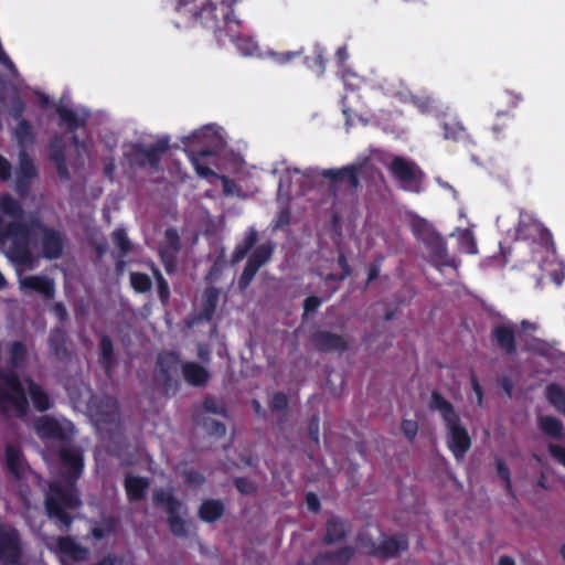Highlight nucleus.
Returning a JSON list of instances; mask_svg holds the SVG:
<instances>
[{"label": "nucleus", "mask_w": 565, "mask_h": 565, "mask_svg": "<svg viewBox=\"0 0 565 565\" xmlns=\"http://www.w3.org/2000/svg\"><path fill=\"white\" fill-rule=\"evenodd\" d=\"M63 481L53 480L44 494L46 515L61 532H68L74 516L68 512L78 510L83 502L77 489V481L84 470V457L79 448L67 446L58 451Z\"/></svg>", "instance_id": "obj_1"}, {"label": "nucleus", "mask_w": 565, "mask_h": 565, "mask_svg": "<svg viewBox=\"0 0 565 565\" xmlns=\"http://www.w3.org/2000/svg\"><path fill=\"white\" fill-rule=\"evenodd\" d=\"M0 211L13 218L11 222H6L0 216V246H4L8 241H11L8 250L9 258L18 265L33 269L36 266V259L29 248V238L32 232L30 225L21 221L24 215L21 203L6 193L0 198Z\"/></svg>", "instance_id": "obj_2"}, {"label": "nucleus", "mask_w": 565, "mask_h": 565, "mask_svg": "<svg viewBox=\"0 0 565 565\" xmlns=\"http://www.w3.org/2000/svg\"><path fill=\"white\" fill-rule=\"evenodd\" d=\"M8 353L10 367H0V414L9 415L13 411L15 417L23 418L30 411V404L18 370L26 362L28 349L23 342L13 341Z\"/></svg>", "instance_id": "obj_3"}, {"label": "nucleus", "mask_w": 565, "mask_h": 565, "mask_svg": "<svg viewBox=\"0 0 565 565\" xmlns=\"http://www.w3.org/2000/svg\"><path fill=\"white\" fill-rule=\"evenodd\" d=\"M192 24H200L212 31L215 38L221 41L225 32L239 25V20L234 14L233 3L225 0H207L200 8V12Z\"/></svg>", "instance_id": "obj_4"}, {"label": "nucleus", "mask_w": 565, "mask_h": 565, "mask_svg": "<svg viewBox=\"0 0 565 565\" xmlns=\"http://www.w3.org/2000/svg\"><path fill=\"white\" fill-rule=\"evenodd\" d=\"M212 134V128L205 126L200 130L194 131L191 136L184 138L183 143L189 150L190 161L195 172L202 178H218L217 173L211 168L202 164L200 160L202 158L212 157L216 154V150L210 147L206 138Z\"/></svg>", "instance_id": "obj_5"}, {"label": "nucleus", "mask_w": 565, "mask_h": 565, "mask_svg": "<svg viewBox=\"0 0 565 565\" xmlns=\"http://www.w3.org/2000/svg\"><path fill=\"white\" fill-rule=\"evenodd\" d=\"M388 171L403 191L420 192L425 172L416 162L396 156L392 159Z\"/></svg>", "instance_id": "obj_6"}, {"label": "nucleus", "mask_w": 565, "mask_h": 565, "mask_svg": "<svg viewBox=\"0 0 565 565\" xmlns=\"http://www.w3.org/2000/svg\"><path fill=\"white\" fill-rule=\"evenodd\" d=\"M24 547L19 530L0 521V564L24 565Z\"/></svg>", "instance_id": "obj_7"}, {"label": "nucleus", "mask_w": 565, "mask_h": 565, "mask_svg": "<svg viewBox=\"0 0 565 565\" xmlns=\"http://www.w3.org/2000/svg\"><path fill=\"white\" fill-rule=\"evenodd\" d=\"M153 504L163 508L168 514V525L171 533L178 537L188 535L186 522L181 516L182 501L177 499L172 492L156 490L152 495Z\"/></svg>", "instance_id": "obj_8"}, {"label": "nucleus", "mask_w": 565, "mask_h": 565, "mask_svg": "<svg viewBox=\"0 0 565 565\" xmlns=\"http://www.w3.org/2000/svg\"><path fill=\"white\" fill-rule=\"evenodd\" d=\"M515 233L518 239L530 241L545 248L553 245V236L548 228L533 213L523 210L520 211Z\"/></svg>", "instance_id": "obj_9"}, {"label": "nucleus", "mask_w": 565, "mask_h": 565, "mask_svg": "<svg viewBox=\"0 0 565 565\" xmlns=\"http://www.w3.org/2000/svg\"><path fill=\"white\" fill-rule=\"evenodd\" d=\"M169 149V138H160L154 143L146 147L141 143H134L128 154V160L132 166L139 168H151L158 171L162 154Z\"/></svg>", "instance_id": "obj_10"}, {"label": "nucleus", "mask_w": 565, "mask_h": 565, "mask_svg": "<svg viewBox=\"0 0 565 565\" xmlns=\"http://www.w3.org/2000/svg\"><path fill=\"white\" fill-rule=\"evenodd\" d=\"M31 228L41 235V252L44 258L53 260L62 257L65 246V237L62 232L43 224L39 220L30 224Z\"/></svg>", "instance_id": "obj_11"}, {"label": "nucleus", "mask_w": 565, "mask_h": 565, "mask_svg": "<svg viewBox=\"0 0 565 565\" xmlns=\"http://www.w3.org/2000/svg\"><path fill=\"white\" fill-rule=\"evenodd\" d=\"M274 250L275 244L273 242L263 243L254 248L238 279L241 290L250 286L258 270L270 260Z\"/></svg>", "instance_id": "obj_12"}, {"label": "nucleus", "mask_w": 565, "mask_h": 565, "mask_svg": "<svg viewBox=\"0 0 565 565\" xmlns=\"http://www.w3.org/2000/svg\"><path fill=\"white\" fill-rule=\"evenodd\" d=\"M34 428L38 435L43 439L68 443L73 437L72 423L63 425L56 418L43 416L35 420Z\"/></svg>", "instance_id": "obj_13"}, {"label": "nucleus", "mask_w": 565, "mask_h": 565, "mask_svg": "<svg viewBox=\"0 0 565 565\" xmlns=\"http://www.w3.org/2000/svg\"><path fill=\"white\" fill-rule=\"evenodd\" d=\"M38 177V169L26 151L19 152V167L15 172L14 190L24 199L30 194L32 181Z\"/></svg>", "instance_id": "obj_14"}, {"label": "nucleus", "mask_w": 565, "mask_h": 565, "mask_svg": "<svg viewBox=\"0 0 565 565\" xmlns=\"http://www.w3.org/2000/svg\"><path fill=\"white\" fill-rule=\"evenodd\" d=\"M448 430L447 445L457 460L465 457L471 447V438L467 429L461 425L460 418L446 423Z\"/></svg>", "instance_id": "obj_15"}, {"label": "nucleus", "mask_w": 565, "mask_h": 565, "mask_svg": "<svg viewBox=\"0 0 565 565\" xmlns=\"http://www.w3.org/2000/svg\"><path fill=\"white\" fill-rule=\"evenodd\" d=\"M56 553L61 563L70 564L67 559L75 563L88 561L89 550L75 541L72 536H58L56 539Z\"/></svg>", "instance_id": "obj_16"}, {"label": "nucleus", "mask_w": 565, "mask_h": 565, "mask_svg": "<svg viewBox=\"0 0 565 565\" xmlns=\"http://www.w3.org/2000/svg\"><path fill=\"white\" fill-rule=\"evenodd\" d=\"M180 355L173 351H162L156 361L157 376L161 384L168 390L172 385V376L177 374L180 366Z\"/></svg>", "instance_id": "obj_17"}, {"label": "nucleus", "mask_w": 565, "mask_h": 565, "mask_svg": "<svg viewBox=\"0 0 565 565\" xmlns=\"http://www.w3.org/2000/svg\"><path fill=\"white\" fill-rule=\"evenodd\" d=\"M311 343L317 351L322 353H342L349 349V342L344 337L326 330L316 331L311 335Z\"/></svg>", "instance_id": "obj_18"}, {"label": "nucleus", "mask_w": 565, "mask_h": 565, "mask_svg": "<svg viewBox=\"0 0 565 565\" xmlns=\"http://www.w3.org/2000/svg\"><path fill=\"white\" fill-rule=\"evenodd\" d=\"M515 331L512 322L497 324L491 331V340L505 354L514 355L518 352Z\"/></svg>", "instance_id": "obj_19"}, {"label": "nucleus", "mask_w": 565, "mask_h": 565, "mask_svg": "<svg viewBox=\"0 0 565 565\" xmlns=\"http://www.w3.org/2000/svg\"><path fill=\"white\" fill-rule=\"evenodd\" d=\"M408 548V540L405 535L385 536L383 541L373 546L372 555L382 559L396 557Z\"/></svg>", "instance_id": "obj_20"}, {"label": "nucleus", "mask_w": 565, "mask_h": 565, "mask_svg": "<svg viewBox=\"0 0 565 565\" xmlns=\"http://www.w3.org/2000/svg\"><path fill=\"white\" fill-rule=\"evenodd\" d=\"M4 462L8 472L12 475L17 481L22 480L25 471L29 469V465L23 457L21 448L13 444H7L4 447Z\"/></svg>", "instance_id": "obj_21"}, {"label": "nucleus", "mask_w": 565, "mask_h": 565, "mask_svg": "<svg viewBox=\"0 0 565 565\" xmlns=\"http://www.w3.org/2000/svg\"><path fill=\"white\" fill-rule=\"evenodd\" d=\"M423 243L428 248L431 257L441 266L456 267V260L449 256L447 244L439 233H430L428 237L424 238Z\"/></svg>", "instance_id": "obj_22"}, {"label": "nucleus", "mask_w": 565, "mask_h": 565, "mask_svg": "<svg viewBox=\"0 0 565 565\" xmlns=\"http://www.w3.org/2000/svg\"><path fill=\"white\" fill-rule=\"evenodd\" d=\"M49 158L55 164L58 177L70 180L71 174L66 162L65 143L61 136H55L49 143Z\"/></svg>", "instance_id": "obj_23"}, {"label": "nucleus", "mask_w": 565, "mask_h": 565, "mask_svg": "<svg viewBox=\"0 0 565 565\" xmlns=\"http://www.w3.org/2000/svg\"><path fill=\"white\" fill-rule=\"evenodd\" d=\"M220 290L214 286L206 287L202 294L200 312L194 317L193 322H211L218 305Z\"/></svg>", "instance_id": "obj_24"}, {"label": "nucleus", "mask_w": 565, "mask_h": 565, "mask_svg": "<svg viewBox=\"0 0 565 565\" xmlns=\"http://www.w3.org/2000/svg\"><path fill=\"white\" fill-rule=\"evenodd\" d=\"M360 171L361 167L350 164L341 169H324L321 175L333 183L347 182L351 189L356 190L360 186Z\"/></svg>", "instance_id": "obj_25"}, {"label": "nucleus", "mask_w": 565, "mask_h": 565, "mask_svg": "<svg viewBox=\"0 0 565 565\" xmlns=\"http://www.w3.org/2000/svg\"><path fill=\"white\" fill-rule=\"evenodd\" d=\"M21 288L31 290L43 297L51 299L55 294V284L52 278L43 275H30L25 276L20 281Z\"/></svg>", "instance_id": "obj_26"}, {"label": "nucleus", "mask_w": 565, "mask_h": 565, "mask_svg": "<svg viewBox=\"0 0 565 565\" xmlns=\"http://www.w3.org/2000/svg\"><path fill=\"white\" fill-rule=\"evenodd\" d=\"M124 487L129 502H140L147 494L150 487V480L147 477L132 476L128 473L125 477Z\"/></svg>", "instance_id": "obj_27"}, {"label": "nucleus", "mask_w": 565, "mask_h": 565, "mask_svg": "<svg viewBox=\"0 0 565 565\" xmlns=\"http://www.w3.org/2000/svg\"><path fill=\"white\" fill-rule=\"evenodd\" d=\"M99 356L98 363L104 370V373L107 377H111L115 366V353H114V343L109 335L105 333L99 334Z\"/></svg>", "instance_id": "obj_28"}, {"label": "nucleus", "mask_w": 565, "mask_h": 565, "mask_svg": "<svg viewBox=\"0 0 565 565\" xmlns=\"http://www.w3.org/2000/svg\"><path fill=\"white\" fill-rule=\"evenodd\" d=\"M25 384L28 388L26 397H30L33 407L38 412L44 413L53 407V401L49 393L39 383L28 377L25 379Z\"/></svg>", "instance_id": "obj_29"}, {"label": "nucleus", "mask_w": 565, "mask_h": 565, "mask_svg": "<svg viewBox=\"0 0 565 565\" xmlns=\"http://www.w3.org/2000/svg\"><path fill=\"white\" fill-rule=\"evenodd\" d=\"M355 548L353 546L347 545L341 546L335 551L319 553L315 559V565H347L354 556Z\"/></svg>", "instance_id": "obj_30"}, {"label": "nucleus", "mask_w": 565, "mask_h": 565, "mask_svg": "<svg viewBox=\"0 0 565 565\" xmlns=\"http://www.w3.org/2000/svg\"><path fill=\"white\" fill-rule=\"evenodd\" d=\"M348 533V523L341 518L333 515L326 522V534L322 542L326 545L339 543L347 537Z\"/></svg>", "instance_id": "obj_31"}, {"label": "nucleus", "mask_w": 565, "mask_h": 565, "mask_svg": "<svg viewBox=\"0 0 565 565\" xmlns=\"http://www.w3.org/2000/svg\"><path fill=\"white\" fill-rule=\"evenodd\" d=\"M182 375L186 383L195 387L204 386L210 379L209 371L196 362L183 363Z\"/></svg>", "instance_id": "obj_32"}, {"label": "nucleus", "mask_w": 565, "mask_h": 565, "mask_svg": "<svg viewBox=\"0 0 565 565\" xmlns=\"http://www.w3.org/2000/svg\"><path fill=\"white\" fill-rule=\"evenodd\" d=\"M225 512L224 503L218 499H206L199 508V518L206 523H214Z\"/></svg>", "instance_id": "obj_33"}, {"label": "nucleus", "mask_w": 565, "mask_h": 565, "mask_svg": "<svg viewBox=\"0 0 565 565\" xmlns=\"http://www.w3.org/2000/svg\"><path fill=\"white\" fill-rule=\"evenodd\" d=\"M429 408L439 412L445 424L451 423L459 417L454 405L437 391L431 393Z\"/></svg>", "instance_id": "obj_34"}, {"label": "nucleus", "mask_w": 565, "mask_h": 565, "mask_svg": "<svg viewBox=\"0 0 565 565\" xmlns=\"http://www.w3.org/2000/svg\"><path fill=\"white\" fill-rule=\"evenodd\" d=\"M537 426L539 429L550 438L559 440L565 437V428L563 423L554 416H540L537 418Z\"/></svg>", "instance_id": "obj_35"}, {"label": "nucleus", "mask_w": 565, "mask_h": 565, "mask_svg": "<svg viewBox=\"0 0 565 565\" xmlns=\"http://www.w3.org/2000/svg\"><path fill=\"white\" fill-rule=\"evenodd\" d=\"M257 231L254 227H249L244 233L243 241L235 246V249L231 257L232 264H237L242 262L247 256V254L253 249V247L257 243Z\"/></svg>", "instance_id": "obj_36"}, {"label": "nucleus", "mask_w": 565, "mask_h": 565, "mask_svg": "<svg viewBox=\"0 0 565 565\" xmlns=\"http://www.w3.org/2000/svg\"><path fill=\"white\" fill-rule=\"evenodd\" d=\"M224 36L230 38V40L235 44L236 49L241 52L244 56H255L258 54V44L257 42L246 35H235L233 28L225 32Z\"/></svg>", "instance_id": "obj_37"}, {"label": "nucleus", "mask_w": 565, "mask_h": 565, "mask_svg": "<svg viewBox=\"0 0 565 565\" xmlns=\"http://www.w3.org/2000/svg\"><path fill=\"white\" fill-rule=\"evenodd\" d=\"M164 241L167 247L172 252L171 259H168L167 252L162 253L164 267L168 273H172L174 268V254L179 253L181 249V239L177 230L172 227L167 228L164 232Z\"/></svg>", "instance_id": "obj_38"}, {"label": "nucleus", "mask_w": 565, "mask_h": 565, "mask_svg": "<svg viewBox=\"0 0 565 565\" xmlns=\"http://www.w3.org/2000/svg\"><path fill=\"white\" fill-rule=\"evenodd\" d=\"M204 2L206 3L207 0H177L174 11L190 23H193Z\"/></svg>", "instance_id": "obj_39"}, {"label": "nucleus", "mask_w": 565, "mask_h": 565, "mask_svg": "<svg viewBox=\"0 0 565 565\" xmlns=\"http://www.w3.org/2000/svg\"><path fill=\"white\" fill-rule=\"evenodd\" d=\"M547 402L565 416V390L557 383H551L545 388Z\"/></svg>", "instance_id": "obj_40"}, {"label": "nucleus", "mask_w": 565, "mask_h": 565, "mask_svg": "<svg viewBox=\"0 0 565 565\" xmlns=\"http://www.w3.org/2000/svg\"><path fill=\"white\" fill-rule=\"evenodd\" d=\"M67 335L62 328H55L49 337V347L56 358H63L67 354L66 349Z\"/></svg>", "instance_id": "obj_41"}, {"label": "nucleus", "mask_w": 565, "mask_h": 565, "mask_svg": "<svg viewBox=\"0 0 565 565\" xmlns=\"http://www.w3.org/2000/svg\"><path fill=\"white\" fill-rule=\"evenodd\" d=\"M56 113L61 121L60 124L66 125L70 132H74L77 128H82L86 124V120L84 118H79L71 108L60 106L57 107Z\"/></svg>", "instance_id": "obj_42"}, {"label": "nucleus", "mask_w": 565, "mask_h": 565, "mask_svg": "<svg viewBox=\"0 0 565 565\" xmlns=\"http://www.w3.org/2000/svg\"><path fill=\"white\" fill-rule=\"evenodd\" d=\"M444 138L451 141H463L468 139L466 127L458 120L452 119L443 124Z\"/></svg>", "instance_id": "obj_43"}, {"label": "nucleus", "mask_w": 565, "mask_h": 565, "mask_svg": "<svg viewBox=\"0 0 565 565\" xmlns=\"http://www.w3.org/2000/svg\"><path fill=\"white\" fill-rule=\"evenodd\" d=\"M303 63L308 68L322 74L326 68L324 50L320 45H316L312 55L306 56Z\"/></svg>", "instance_id": "obj_44"}, {"label": "nucleus", "mask_w": 565, "mask_h": 565, "mask_svg": "<svg viewBox=\"0 0 565 565\" xmlns=\"http://www.w3.org/2000/svg\"><path fill=\"white\" fill-rule=\"evenodd\" d=\"M111 239L116 247L119 249L121 257L128 255L132 250V243L130 242L125 228H116L111 234Z\"/></svg>", "instance_id": "obj_45"}, {"label": "nucleus", "mask_w": 565, "mask_h": 565, "mask_svg": "<svg viewBox=\"0 0 565 565\" xmlns=\"http://www.w3.org/2000/svg\"><path fill=\"white\" fill-rule=\"evenodd\" d=\"M303 54V49H299L296 51H286V52H276L269 50L266 52V56L271 58L278 65H287L291 63L294 60L298 58Z\"/></svg>", "instance_id": "obj_46"}, {"label": "nucleus", "mask_w": 565, "mask_h": 565, "mask_svg": "<svg viewBox=\"0 0 565 565\" xmlns=\"http://www.w3.org/2000/svg\"><path fill=\"white\" fill-rule=\"evenodd\" d=\"M130 285L135 291L146 294L151 290V278L143 273L134 271L130 274Z\"/></svg>", "instance_id": "obj_47"}, {"label": "nucleus", "mask_w": 565, "mask_h": 565, "mask_svg": "<svg viewBox=\"0 0 565 565\" xmlns=\"http://www.w3.org/2000/svg\"><path fill=\"white\" fill-rule=\"evenodd\" d=\"M154 277L157 280V294L162 305H167L170 299V287L162 274L156 269Z\"/></svg>", "instance_id": "obj_48"}, {"label": "nucleus", "mask_w": 565, "mask_h": 565, "mask_svg": "<svg viewBox=\"0 0 565 565\" xmlns=\"http://www.w3.org/2000/svg\"><path fill=\"white\" fill-rule=\"evenodd\" d=\"M15 137L20 143L32 142L34 137L32 126L26 119H21L15 129Z\"/></svg>", "instance_id": "obj_49"}, {"label": "nucleus", "mask_w": 565, "mask_h": 565, "mask_svg": "<svg viewBox=\"0 0 565 565\" xmlns=\"http://www.w3.org/2000/svg\"><path fill=\"white\" fill-rule=\"evenodd\" d=\"M412 227L415 236H417L422 242H424V238L428 237L430 233H436L433 226L424 218L415 220Z\"/></svg>", "instance_id": "obj_50"}, {"label": "nucleus", "mask_w": 565, "mask_h": 565, "mask_svg": "<svg viewBox=\"0 0 565 565\" xmlns=\"http://www.w3.org/2000/svg\"><path fill=\"white\" fill-rule=\"evenodd\" d=\"M203 409L206 413L221 415L223 417L228 416V412H227L226 407L222 403L217 402L212 396L205 397V399L203 401Z\"/></svg>", "instance_id": "obj_51"}, {"label": "nucleus", "mask_w": 565, "mask_h": 565, "mask_svg": "<svg viewBox=\"0 0 565 565\" xmlns=\"http://www.w3.org/2000/svg\"><path fill=\"white\" fill-rule=\"evenodd\" d=\"M233 482L236 490L242 494H252L257 491L256 483L246 477H237Z\"/></svg>", "instance_id": "obj_52"}, {"label": "nucleus", "mask_w": 565, "mask_h": 565, "mask_svg": "<svg viewBox=\"0 0 565 565\" xmlns=\"http://www.w3.org/2000/svg\"><path fill=\"white\" fill-rule=\"evenodd\" d=\"M497 473L504 481L507 492L512 495L513 490H512L511 473H510L508 466L505 465V462L502 459L497 460Z\"/></svg>", "instance_id": "obj_53"}, {"label": "nucleus", "mask_w": 565, "mask_h": 565, "mask_svg": "<svg viewBox=\"0 0 565 565\" xmlns=\"http://www.w3.org/2000/svg\"><path fill=\"white\" fill-rule=\"evenodd\" d=\"M182 477H183V480L184 482L188 484V486H202L204 482H205V477L196 471L195 469H185L183 472H182Z\"/></svg>", "instance_id": "obj_54"}, {"label": "nucleus", "mask_w": 565, "mask_h": 565, "mask_svg": "<svg viewBox=\"0 0 565 565\" xmlns=\"http://www.w3.org/2000/svg\"><path fill=\"white\" fill-rule=\"evenodd\" d=\"M401 430L408 441H414L418 433V424L416 420L403 419L401 423Z\"/></svg>", "instance_id": "obj_55"}, {"label": "nucleus", "mask_w": 565, "mask_h": 565, "mask_svg": "<svg viewBox=\"0 0 565 565\" xmlns=\"http://www.w3.org/2000/svg\"><path fill=\"white\" fill-rule=\"evenodd\" d=\"M460 244L468 254H476L478 250L475 237L469 230H465L460 234Z\"/></svg>", "instance_id": "obj_56"}, {"label": "nucleus", "mask_w": 565, "mask_h": 565, "mask_svg": "<svg viewBox=\"0 0 565 565\" xmlns=\"http://www.w3.org/2000/svg\"><path fill=\"white\" fill-rule=\"evenodd\" d=\"M204 427L206 428L210 435L215 437H223L226 434V426L223 423L217 422L215 419H206L204 422Z\"/></svg>", "instance_id": "obj_57"}, {"label": "nucleus", "mask_w": 565, "mask_h": 565, "mask_svg": "<svg viewBox=\"0 0 565 565\" xmlns=\"http://www.w3.org/2000/svg\"><path fill=\"white\" fill-rule=\"evenodd\" d=\"M107 406L109 407V411H107L105 414H100L99 420L105 424L115 423L119 415L116 401H108Z\"/></svg>", "instance_id": "obj_58"}, {"label": "nucleus", "mask_w": 565, "mask_h": 565, "mask_svg": "<svg viewBox=\"0 0 565 565\" xmlns=\"http://www.w3.org/2000/svg\"><path fill=\"white\" fill-rule=\"evenodd\" d=\"M269 406L273 411H285L288 406L287 395L282 392L275 393L271 397Z\"/></svg>", "instance_id": "obj_59"}, {"label": "nucleus", "mask_w": 565, "mask_h": 565, "mask_svg": "<svg viewBox=\"0 0 565 565\" xmlns=\"http://www.w3.org/2000/svg\"><path fill=\"white\" fill-rule=\"evenodd\" d=\"M290 221H291V214H290L289 209H287V207L281 209L277 213V216L274 221V227L281 228V227L288 226L290 224Z\"/></svg>", "instance_id": "obj_60"}, {"label": "nucleus", "mask_w": 565, "mask_h": 565, "mask_svg": "<svg viewBox=\"0 0 565 565\" xmlns=\"http://www.w3.org/2000/svg\"><path fill=\"white\" fill-rule=\"evenodd\" d=\"M24 109H25V105H24V102L22 100V98L20 96H15L12 102H11V106H10V115L15 118V119H19L22 117L23 113H24Z\"/></svg>", "instance_id": "obj_61"}, {"label": "nucleus", "mask_w": 565, "mask_h": 565, "mask_svg": "<svg viewBox=\"0 0 565 565\" xmlns=\"http://www.w3.org/2000/svg\"><path fill=\"white\" fill-rule=\"evenodd\" d=\"M319 423H320L319 417L317 415H313L309 419V424H308L309 438L315 444L319 443Z\"/></svg>", "instance_id": "obj_62"}, {"label": "nucleus", "mask_w": 565, "mask_h": 565, "mask_svg": "<svg viewBox=\"0 0 565 565\" xmlns=\"http://www.w3.org/2000/svg\"><path fill=\"white\" fill-rule=\"evenodd\" d=\"M322 299L318 296H309L303 301V311L306 315L317 311L321 306Z\"/></svg>", "instance_id": "obj_63"}, {"label": "nucleus", "mask_w": 565, "mask_h": 565, "mask_svg": "<svg viewBox=\"0 0 565 565\" xmlns=\"http://www.w3.org/2000/svg\"><path fill=\"white\" fill-rule=\"evenodd\" d=\"M548 451L555 460H557L562 466L565 467V448L564 447L556 445V444H550Z\"/></svg>", "instance_id": "obj_64"}]
</instances>
